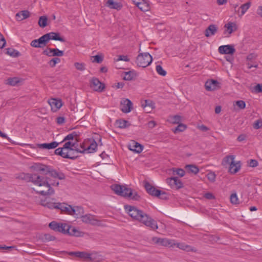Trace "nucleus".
<instances>
[{"instance_id":"f257e3e1","label":"nucleus","mask_w":262,"mask_h":262,"mask_svg":"<svg viewBox=\"0 0 262 262\" xmlns=\"http://www.w3.org/2000/svg\"><path fill=\"white\" fill-rule=\"evenodd\" d=\"M23 175L24 177H22L23 179L28 182H31L35 185L39 186H43L46 188V190L40 189L37 191V193L43 196L50 195L54 194V190L51 187V185L58 186L59 184L58 182H54L50 184L48 178L47 177L41 176L37 173H26Z\"/></svg>"},{"instance_id":"f03ea898","label":"nucleus","mask_w":262,"mask_h":262,"mask_svg":"<svg viewBox=\"0 0 262 262\" xmlns=\"http://www.w3.org/2000/svg\"><path fill=\"white\" fill-rule=\"evenodd\" d=\"M125 210L133 220L142 223L150 229L156 230L158 228L157 223L154 219L136 207L126 205Z\"/></svg>"},{"instance_id":"7ed1b4c3","label":"nucleus","mask_w":262,"mask_h":262,"mask_svg":"<svg viewBox=\"0 0 262 262\" xmlns=\"http://www.w3.org/2000/svg\"><path fill=\"white\" fill-rule=\"evenodd\" d=\"M115 193L120 196L128 198L134 201H139L141 196L135 191L123 185L115 184L111 186Z\"/></svg>"},{"instance_id":"20e7f679","label":"nucleus","mask_w":262,"mask_h":262,"mask_svg":"<svg viewBox=\"0 0 262 262\" xmlns=\"http://www.w3.org/2000/svg\"><path fill=\"white\" fill-rule=\"evenodd\" d=\"M32 168L36 171L40 172L43 174H49L54 178H58L59 180H64L66 176L62 172H58L56 170L51 168L50 166L38 163L32 166Z\"/></svg>"},{"instance_id":"39448f33","label":"nucleus","mask_w":262,"mask_h":262,"mask_svg":"<svg viewBox=\"0 0 262 262\" xmlns=\"http://www.w3.org/2000/svg\"><path fill=\"white\" fill-rule=\"evenodd\" d=\"M152 61V56L148 53L139 54L136 58V63L138 66L145 68L149 66Z\"/></svg>"},{"instance_id":"423d86ee","label":"nucleus","mask_w":262,"mask_h":262,"mask_svg":"<svg viewBox=\"0 0 262 262\" xmlns=\"http://www.w3.org/2000/svg\"><path fill=\"white\" fill-rule=\"evenodd\" d=\"M81 218L82 222L85 224H89L93 226H102L101 221L97 219L94 215L90 214L83 215Z\"/></svg>"},{"instance_id":"0eeeda50","label":"nucleus","mask_w":262,"mask_h":262,"mask_svg":"<svg viewBox=\"0 0 262 262\" xmlns=\"http://www.w3.org/2000/svg\"><path fill=\"white\" fill-rule=\"evenodd\" d=\"M90 86L95 91L101 92L105 88L104 84L97 78L93 77L90 80Z\"/></svg>"},{"instance_id":"6e6552de","label":"nucleus","mask_w":262,"mask_h":262,"mask_svg":"<svg viewBox=\"0 0 262 262\" xmlns=\"http://www.w3.org/2000/svg\"><path fill=\"white\" fill-rule=\"evenodd\" d=\"M120 108L123 113H129L133 108V103L128 99L123 98L120 102Z\"/></svg>"},{"instance_id":"1a4fd4ad","label":"nucleus","mask_w":262,"mask_h":262,"mask_svg":"<svg viewBox=\"0 0 262 262\" xmlns=\"http://www.w3.org/2000/svg\"><path fill=\"white\" fill-rule=\"evenodd\" d=\"M67 225V224H66L57 223L56 222L53 221L49 224V226L50 229L55 231L59 232L65 234Z\"/></svg>"},{"instance_id":"9d476101","label":"nucleus","mask_w":262,"mask_h":262,"mask_svg":"<svg viewBox=\"0 0 262 262\" xmlns=\"http://www.w3.org/2000/svg\"><path fill=\"white\" fill-rule=\"evenodd\" d=\"M166 182L171 188L178 189L183 187V184L182 181L176 177L167 178L166 179Z\"/></svg>"},{"instance_id":"9b49d317","label":"nucleus","mask_w":262,"mask_h":262,"mask_svg":"<svg viewBox=\"0 0 262 262\" xmlns=\"http://www.w3.org/2000/svg\"><path fill=\"white\" fill-rule=\"evenodd\" d=\"M42 54L49 57L52 56H62L64 54L63 51L59 50L57 48H48L42 52Z\"/></svg>"},{"instance_id":"f8f14e48","label":"nucleus","mask_w":262,"mask_h":262,"mask_svg":"<svg viewBox=\"0 0 262 262\" xmlns=\"http://www.w3.org/2000/svg\"><path fill=\"white\" fill-rule=\"evenodd\" d=\"M77 142L73 143L68 141L63 145V148H66L67 150L76 151L77 153H84V150H80L77 148Z\"/></svg>"},{"instance_id":"ddd939ff","label":"nucleus","mask_w":262,"mask_h":262,"mask_svg":"<svg viewBox=\"0 0 262 262\" xmlns=\"http://www.w3.org/2000/svg\"><path fill=\"white\" fill-rule=\"evenodd\" d=\"M48 103L51 107V110L54 112L58 110L62 105L61 100L55 98L50 99Z\"/></svg>"},{"instance_id":"4468645a","label":"nucleus","mask_w":262,"mask_h":262,"mask_svg":"<svg viewBox=\"0 0 262 262\" xmlns=\"http://www.w3.org/2000/svg\"><path fill=\"white\" fill-rule=\"evenodd\" d=\"M69 255H74L77 257L82 258L86 261H91L92 258L91 257V254L85 252H71L69 253Z\"/></svg>"},{"instance_id":"2eb2a0df","label":"nucleus","mask_w":262,"mask_h":262,"mask_svg":"<svg viewBox=\"0 0 262 262\" xmlns=\"http://www.w3.org/2000/svg\"><path fill=\"white\" fill-rule=\"evenodd\" d=\"M219 52L221 54L232 55L235 51L234 47L231 45H223L219 48Z\"/></svg>"},{"instance_id":"dca6fc26","label":"nucleus","mask_w":262,"mask_h":262,"mask_svg":"<svg viewBox=\"0 0 262 262\" xmlns=\"http://www.w3.org/2000/svg\"><path fill=\"white\" fill-rule=\"evenodd\" d=\"M144 187L147 193L152 196H157L160 194V190L157 189L148 182H145Z\"/></svg>"},{"instance_id":"f3484780","label":"nucleus","mask_w":262,"mask_h":262,"mask_svg":"<svg viewBox=\"0 0 262 262\" xmlns=\"http://www.w3.org/2000/svg\"><path fill=\"white\" fill-rule=\"evenodd\" d=\"M153 241L156 244L164 246L172 247L173 245H176V244L173 243V241L166 238L156 237L153 238Z\"/></svg>"},{"instance_id":"a211bd4d","label":"nucleus","mask_w":262,"mask_h":262,"mask_svg":"<svg viewBox=\"0 0 262 262\" xmlns=\"http://www.w3.org/2000/svg\"><path fill=\"white\" fill-rule=\"evenodd\" d=\"M45 36L49 41L50 40H58L61 42H64L65 39L64 38L60 37L59 33L51 32L47 34H45Z\"/></svg>"},{"instance_id":"6ab92c4d","label":"nucleus","mask_w":262,"mask_h":262,"mask_svg":"<svg viewBox=\"0 0 262 262\" xmlns=\"http://www.w3.org/2000/svg\"><path fill=\"white\" fill-rule=\"evenodd\" d=\"M65 234H68L70 235L80 237L83 235V232L77 230L75 227L67 225Z\"/></svg>"},{"instance_id":"aec40b11","label":"nucleus","mask_w":262,"mask_h":262,"mask_svg":"<svg viewBox=\"0 0 262 262\" xmlns=\"http://www.w3.org/2000/svg\"><path fill=\"white\" fill-rule=\"evenodd\" d=\"M135 5L142 11H147L149 10V5L148 2L145 0H139L138 2L134 1Z\"/></svg>"},{"instance_id":"412c9836","label":"nucleus","mask_w":262,"mask_h":262,"mask_svg":"<svg viewBox=\"0 0 262 262\" xmlns=\"http://www.w3.org/2000/svg\"><path fill=\"white\" fill-rule=\"evenodd\" d=\"M83 208L81 206H74L72 209H71V215H75L76 217H81L84 214Z\"/></svg>"},{"instance_id":"4be33fe9","label":"nucleus","mask_w":262,"mask_h":262,"mask_svg":"<svg viewBox=\"0 0 262 262\" xmlns=\"http://www.w3.org/2000/svg\"><path fill=\"white\" fill-rule=\"evenodd\" d=\"M219 83L215 80H207L205 84V89L209 91L215 90L219 86Z\"/></svg>"},{"instance_id":"5701e85b","label":"nucleus","mask_w":262,"mask_h":262,"mask_svg":"<svg viewBox=\"0 0 262 262\" xmlns=\"http://www.w3.org/2000/svg\"><path fill=\"white\" fill-rule=\"evenodd\" d=\"M129 149L136 153H140L143 149V146L140 143L133 141L129 145Z\"/></svg>"},{"instance_id":"b1692460","label":"nucleus","mask_w":262,"mask_h":262,"mask_svg":"<svg viewBox=\"0 0 262 262\" xmlns=\"http://www.w3.org/2000/svg\"><path fill=\"white\" fill-rule=\"evenodd\" d=\"M217 31V27L215 25H210L205 31V35L208 37L210 36L214 35Z\"/></svg>"},{"instance_id":"393cba45","label":"nucleus","mask_w":262,"mask_h":262,"mask_svg":"<svg viewBox=\"0 0 262 262\" xmlns=\"http://www.w3.org/2000/svg\"><path fill=\"white\" fill-rule=\"evenodd\" d=\"M89 141L90 144L89 146H88L86 148L84 149V152L85 151H88V152L89 153H92L95 152L96 151L98 144L97 143L94 139H90Z\"/></svg>"},{"instance_id":"a878e982","label":"nucleus","mask_w":262,"mask_h":262,"mask_svg":"<svg viewBox=\"0 0 262 262\" xmlns=\"http://www.w3.org/2000/svg\"><path fill=\"white\" fill-rule=\"evenodd\" d=\"M241 167V165L239 161L236 163H235L234 161L232 162L229 165V172L231 174H235L239 171Z\"/></svg>"},{"instance_id":"bb28decb","label":"nucleus","mask_w":262,"mask_h":262,"mask_svg":"<svg viewBox=\"0 0 262 262\" xmlns=\"http://www.w3.org/2000/svg\"><path fill=\"white\" fill-rule=\"evenodd\" d=\"M30 13L28 10H23L17 13L15 15L17 20L21 21L28 18L30 16Z\"/></svg>"},{"instance_id":"cd10ccee","label":"nucleus","mask_w":262,"mask_h":262,"mask_svg":"<svg viewBox=\"0 0 262 262\" xmlns=\"http://www.w3.org/2000/svg\"><path fill=\"white\" fill-rule=\"evenodd\" d=\"M251 6V3L248 2L241 6L238 8L237 14L239 17H242L247 12Z\"/></svg>"},{"instance_id":"c85d7f7f","label":"nucleus","mask_w":262,"mask_h":262,"mask_svg":"<svg viewBox=\"0 0 262 262\" xmlns=\"http://www.w3.org/2000/svg\"><path fill=\"white\" fill-rule=\"evenodd\" d=\"M59 144V143L54 141L49 143H42L38 144V147L43 149H54L58 146Z\"/></svg>"},{"instance_id":"c756f323","label":"nucleus","mask_w":262,"mask_h":262,"mask_svg":"<svg viewBox=\"0 0 262 262\" xmlns=\"http://www.w3.org/2000/svg\"><path fill=\"white\" fill-rule=\"evenodd\" d=\"M58 209L61 210L62 212L70 215L71 209H72V206L66 203H58Z\"/></svg>"},{"instance_id":"7c9ffc66","label":"nucleus","mask_w":262,"mask_h":262,"mask_svg":"<svg viewBox=\"0 0 262 262\" xmlns=\"http://www.w3.org/2000/svg\"><path fill=\"white\" fill-rule=\"evenodd\" d=\"M106 6L111 9L120 10L122 8V5L119 3L115 2L113 0H107Z\"/></svg>"},{"instance_id":"2f4dec72","label":"nucleus","mask_w":262,"mask_h":262,"mask_svg":"<svg viewBox=\"0 0 262 262\" xmlns=\"http://www.w3.org/2000/svg\"><path fill=\"white\" fill-rule=\"evenodd\" d=\"M66 150H67L66 148H63V146L62 148L59 147L55 149L54 152L55 155L60 156L63 158H72V157H70L69 155L67 153H66ZM73 158L74 157H73Z\"/></svg>"},{"instance_id":"473e14b6","label":"nucleus","mask_w":262,"mask_h":262,"mask_svg":"<svg viewBox=\"0 0 262 262\" xmlns=\"http://www.w3.org/2000/svg\"><path fill=\"white\" fill-rule=\"evenodd\" d=\"M41 204L42 206H43L45 207H47L50 209H53V208L58 209V203H56L48 202L47 201V199L44 201H41Z\"/></svg>"},{"instance_id":"72a5a7b5","label":"nucleus","mask_w":262,"mask_h":262,"mask_svg":"<svg viewBox=\"0 0 262 262\" xmlns=\"http://www.w3.org/2000/svg\"><path fill=\"white\" fill-rule=\"evenodd\" d=\"M235 157L233 155H229L224 157L222 160V164L223 166H225L227 165H230V163L232 162H234Z\"/></svg>"},{"instance_id":"f704fd0d","label":"nucleus","mask_w":262,"mask_h":262,"mask_svg":"<svg viewBox=\"0 0 262 262\" xmlns=\"http://www.w3.org/2000/svg\"><path fill=\"white\" fill-rule=\"evenodd\" d=\"M185 168L189 172L193 173L195 174L199 172V169L198 166L195 165L190 164L185 166Z\"/></svg>"},{"instance_id":"c9c22d12","label":"nucleus","mask_w":262,"mask_h":262,"mask_svg":"<svg viewBox=\"0 0 262 262\" xmlns=\"http://www.w3.org/2000/svg\"><path fill=\"white\" fill-rule=\"evenodd\" d=\"M116 124L118 127L121 128L127 127L130 125L128 121L123 119H119L117 120Z\"/></svg>"},{"instance_id":"e433bc0d","label":"nucleus","mask_w":262,"mask_h":262,"mask_svg":"<svg viewBox=\"0 0 262 262\" xmlns=\"http://www.w3.org/2000/svg\"><path fill=\"white\" fill-rule=\"evenodd\" d=\"M136 77V74L134 71H130L125 73L123 79L125 80H132Z\"/></svg>"},{"instance_id":"4c0bfd02","label":"nucleus","mask_w":262,"mask_h":262,"mask_svg":"<svg viewBox=\"0 0 262 262\" xmlns=\"http://www.w3.org/2000/svg\"><path fill=\"white\" fill-rule=\"evenodd\" d=\"M38 46V48H43L45 47L47 43L48 42L45 35L41 36L38 39H37Z\"/></svg>"},{"instance_id":"58836bf2","label":"nucleus","mask_w":262,"mask_h":262,"mask_svg":"<svg viewBox=\"0 0 262 262\" xmlns=\"http://www.w3.org/2000/svg\"><path fill=\"white\" fill-rule=\"evenodd\" d=\"M20 82V79L18 77L9 78L7 80L6 84L12 86H15Z\"/></svg>"},{"instance_id":"ea45409f","label":"nucleus","mask_w":262,"mask_h":262,"mask_svg":"<svg viewBox=\"0 0 262 262\" xmlns=\"http://www.w3.org/2000/svg\"><path fill=\"white\" fill-rule=\"evenodd\" d=\"M48 18L46 16H41L39 18L38 25L41 28H45L47 26Z\"/></svg>"},{"instance_id":"a19ab883","label":"nucleus","mask_w":262,"mask_h":262,"mask_svg":"<svg viewBox=\"0 0 262 262\" xmlns=\"http://www.w3.org/2000/svg\"><path fill=\"white\" fill-rule=\"evenodd\" d=\"M7 50V53L12 57H17L20 55V53L18 51L13 48H8Z\"/></svg>"},{"instance_id":"79ce46f5","label":"nucleus","mask_w":262,"mask_h":262,"mask_svg":"<svg viewBox=\"0 0 262 262\" xmlns=\"http://www.w3.org/2000/svg\"><path fill=\"white\" fill-rule=\"evenodd\" d=\"M142 106L144 108L149 107L151 110H152L155 107V103L152 101L149 100H145L144 103L142 104Z\"/></svg>"},{"instance_id":"37998d69","label":"nucleus","mask_w":262,"mask_h":262,"mask_svg":"<svg viewBox=\"0 0 262 262\" xmlns=\"http://www.w3.org/2000/svg\"><path fill=\"white\" fill-rule=\"evenodd\" d=\"M173 174L174 175L177 174L181 177H183L185 175V171L181 168H172Z\"/></svg>"},{"instance_id":"c03bdc74","label":"nucleus","mask_w":262,"mask_h":262,"mask_svg":"<svg viewBox=\"0 0 262 262\" xmlns=\"http://www.w3.org/2000/svg\"><path fill=\"white\" fill-rule=\"evenodd\" d=\"M74 66L75 68L79 71H83L85 70V64L83 62H75Z\"/></svg>"},{"instance_id":"a18cd8bd","label":"nucleus","mask_w":262,"mask_h":262,"mask_svg":"<svg viewBox=\"0 0 262 262\" xmlns=\"http://www.w3.org/2000/svg\"><path fill=\"white\" fill-rule=\"evenodd\" d=\"M60 59L58 57L53 58L51 59L48 63L51 68H54L56 66V64L60 62Z\"/></svg>"},{"instance_id":"49530a36","label":"nucleus","mask_w":262,"mask_h":262,"mask_svg":"<svg viewBox=\"0 0 262 262\" xmlns=\"http://www.w3.org/2000/svg\"><path fill=\"white\" fill-rule=\"evenodd\" d=\"M169 120L172 123L178 124L181 121V118L179 115H174L170 117Z\"/></svg>"},{"instance_id":"de8ad7c7","label":"nucleus","mask_w":262,"mask_h":262,"mask_svg":"<svg viewBox=\"0 0 262 262\" xmlns=\"http://www.w3.org/2000/svg\"><path fill=\"white\" fill-rule=\"evenodd\" d=\"M78 135L76 132H73L71 134H70L66 136L63 141L61 142H64L67 140H73L75 137H77Z\"/></svg>"},{"instance_id":"09e8293b","label":"nucleus","mask_w":262,"mask_h":262,"mask_svg":"<svg viewBox=\"0 0 262 262\" xmlns=\"http://www.w3.org/2000/svg\"><path fill=\"white\" fill-rule=\"evenodd\" d=\"M176 245H177V247L179 248L180 249H183L184 250H186L187 251H193V249L191 248V247H190L189 246L184 245L183 244H181V243H178Z\"/></svg>"},{"instance_id":"8fccbe9b","label":"nucleus","mask_w":262,"mask_h":262,"mask_svg":"<svg viewBox=\"0 0 262 262\" xmlns=\"http://www.w3.org/2000/svg\"><path fill=\"white\" fill-rule=\"evenodd\" d=\"M55 239V237L50 234H45L42 238V240L45 242L53 241Z\"/></svg>"},{"instance_id":"3c124183","label":"nucleus","mask_w":262,"mask_h":262,"mask_svg":"<svg viewBox=\"0 0 262 262\" xmlns=\"http://www.w3.org/2000/svg\"><path fill=\"white\" fill-rule=\"evenodd\" d=\"M156 71L159 75L163 76H164L166 75V71H165L160 65H157L156 66Z\"/></svg>"},{"instance_id":"603ef678","label":"nucleus","mask_w":262,"mask_h":262,"mask_svg":"<svg viewBox=\"0 0 262 262\" xmlns=\"http://www.w3.org/2000/svg\"><path fill=\"white\" fill-rule=\"evenodd\" d=\"M186 125H185L183 124L180 123L175 128L174 132L176 133L177 132H183L186 129Z\"/></svg>"},{"instance_id":"864d4df0","label":"nucleus","mask_w":262,"mask_h":262,"mask_svg":"<svg viewBox=\"0 0 262 262\" xmlns=\"http://www.w3.org/2000/svg\"><path fill=\"white\" fill-rule=\"evenodd\" d=\"M207 178L211 182H214L215 180L216 174L214 172H210L207 174Z\"/></svg>"},{"instance_id":"5fc2aeb1","label":"nucleus","mask_w":262,"mask_h":262,"mask_svg":"<svg viewBox=\"0 0 262 262\" xmlns=\"http://www.w3.org/2000/svg\"><path fill=\"white\" fill-rule=\"evenodd\" d=\"M66 153H67L70 157H74L73 158H69L70 159L75 160L78 157V155L76 154V153H77L76 151L67 150Z\"/></svg>"},{"instance_id":"6e6d98bb","label":"nucleus","mask_w":262,"mask_h":262,"mask_svg":"<svg viewBox=\"0 0 262 262\" xmlns=\"http://www.w3.org/2000/svg\"><path fill=\"white\" fill-rule=\"evenodd\" d=\"M253 127L254 129H259L262 127V121L261 120H256L253 124Z\"/></svg>"},{"instance_id":"4d7b16f0","label":"nucleus","mask_w":262,"mask_h":262,"mask_svg":"<svg viewBox=\"0 0 262 262\" xmlns=\"http://www.w3.org/2000/svg\"><path fill=\"white\" fill-rule=\"evenodd\" d=\"M238 198L236 193L232 194L230 196V202L232 204H236L237 203Z\"/></svg>"},{"instance_id":"13d9d810","label":"nucleus","mask_w":262,"mask_h":262,"mask_svg":"<svg viewBox=\"0 0 262 262\" xmlns=\"http://www.w3.org/2000/svg\"><path fill=\"white\" fill-rule=\"evenodd\" d=\"M233 23L232 22H229L228 24L225 25V27L227 28L229 34L232 33L233 32Z\"/></svg>"},{"instance_id":"bf43d9fd","label":"nucleus","mask_w":262,"mask_h":262,"mask_svg":"<svg viewBox=\"0 0 262 262\" xmlns=\"http://www.w3.org/2000/svg\"><path fill=\"white\" fill-rule=\"evenodd\" d=\"M160 194L159 195H157V197H158L159 199L166 200L168 198V196L165 192L160 190Z\"/></svg>"},{"instance_id":"052dcab7","label":"nucleus","mask_w":262,"mask_h":262,"mask_svg":"<svg viewBox=\"0 0 262 262\" xmlns=\"http://www.w3.org/2000/svg\"><path fill=\"white\" fill-rule=\"evenodd\" d=\"M236 104L240 109H244L246 107V103L243 100H238L236 101Z\"/></svg>"},{"instance_id":"680f3d73","label":"nucleus","mask_w":262,"mask_h":262,"mask_svg":"<svg viewBox=\"0 0 262 262\" xmlns=\"http://www.w3.org/2000/svg\"><path fill=\"white\" fill-rule=\"evenodd\" d=\"M94 61L93 62H96L97 63H101L103 61V57L102 56L99 55H96L93 56Z\"/></svg>"},{"instance_id":"e2e57ef3","label":"nucleus","mask_w":262,"mask_h":262,"mask_svg":"<svg viewBox=\"0 0 262 262\" xmlns=\"http://www.w3.org/2000/svg\"><path fill=\"white\" fill-rule=\"evenodd\" d=\"M254 91L257 93H262V84H257L254 87Z\"/></svg>"},{"instance_id":"0e129e2a","label":"nucleus","mask_w":262,"mask_h":262,"mask_svg":"<svg viewBox=\"0 0 262 262\" xmlns=\"http://www.w3.org/2000/svg\"><path fill=\"white\" fill-rule=\"evenodd\" d=\"M0 41L2 42V45H0V48L3 49L6 44V41L3 35L0 33Z\"/></svg>"},{"instance_id":"69168bd1","label":"nucleus","mask_w":262,"mask_h":262,"mask_svg":"<svg viewBox=\"0 0 262 262\" xmlns=\"http://www.w3.org/2000/svg\"><path fill=\"white\" fill-rule=\"evenodd\" d=\"M120 60H123L124 61H129V59L128 58L127 56L126 55H119L118 58L116 60L117 61H120Z\"/></svg>"},{"instance_id":"338daca9","label":"nucleus","mask_w":262,"mask_h":262,"mask_svg":"<svg viewBox=\"0 0 262 262\" xmlns=\"http://www.w3.org/2000/svg\"><path fill=\"white\" fill-rule=\"evenodd\" d=\"M56 122L58 124L61 125L65 122V118L63 117H58L56 119Z\"/></svg>"},{"instance_id":"774afa93","label":"nucleus","mask_w":262,"mask_h":262,"mask_svg":"<svg viewBox=\"0 0 262 262\" xmlns=\"http://www.w3.org/2000/svg\"><path fill=\"white\" fill-rule=\"evenodd\" d=\"M249 166L252 167H255L257 166L258 162L256 160L251 159L249 162Z\"/></svg>"}]
</instances>
